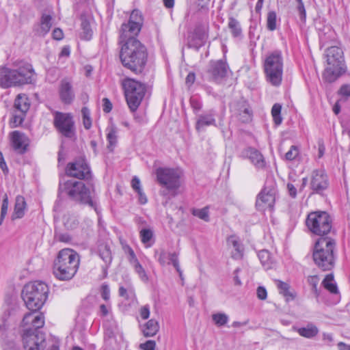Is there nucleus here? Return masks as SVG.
<instances>
[{"label":"nucleus","instance_id":"28","mask_svg":"<svg viewBox=\"0 0 350 350\" xmlns=\"http://www.w3.org/2000/svg\"><path fill=\"white\" fill-rule=\"evenodd\" d=\"M30 101L28 96L25 94L17 95L14 100V108L20 111L23 115H25L30 107Z\"/></svg>","mask_w":350,"mask_h":350},{"label":"nucleus","instance_id":"13","mask_svg":"<svg viewBox=\"0 0 350 350\" xmlns=\"http://www.w3.org/2000/svg\"><path fill=\"white\" fill-rule=\"evenodd\" d=\"M53 115V124L57 131L66 137H73L75 126L72 116L69 113L59 111H55Z\"/></svg>","mask_w":350,"mask_h":350},{"label":"nucleus","instance_id":"32","mask_svg":"<svg viewBox=\"0 0 350 350\" xmlns=\"http://www.w3.org/2000/svg\"><path fill=\"white\" fill-rule=\"evenodd\" d=\"M98 254L100 257L106 263V267L104 269L105 272L107 267L111 264L112 260L111 252L109 247L105 243H101L98 246Z\"/></svg>","mask_w":350,"mask_h":350},{"label":"nucleus","instance_id":"22","mask_svg":"<svg viewBox=\"0 0 350 350\" xmlns=\"http://www.w3.org/2000/svg\"><path fill=\"white\" fill-rule=\"evenodd\" d=\"M208 73L211 75L213 80H218L226 76L228 66L226 62L223 60H218L211 63Z\"/></svg>","mask_w":350,"mask_h":350},{"label":"nucleus","instance_id":"18","mask_svg":"<svg viewBox=\"0 0 350 350\" xmlns=\"http://www.w3.org/2000/svg\"><path fill=\"white\" fill-rule=\"evenodd\" d=\"M232 111L242 122L246 123L252 120V111L247 101L239 100L233 105Z\"/></svg>","mask_w":350,"mask_h":350},{"label":"nucleus","instance_id":"35","mask_svg":"<svg viewBox=\"0 0 350 350\" xmlns=\"http://www.w3.org/2000/svg\"><path fill=\"white\" fill-rule=\"evenodd\" d=\"M297 332L300 336L303 337L311 338L317 335L319 333V329L315 325L312 324H308L305 327L299 328L297 329Z\"/></svg>","mask_w":350,"mask_h":350},{"label":"nucleus","instance_id":"30","mask_svg":"<svg viewBox=\"0 0 350 350\" xmlns=\"http://www.w3.org/2000/svg\"><path fill=\"white\" fill-rule=\"evenodd\" d=\"M215 124V120L214 118V114L209 113L205 115H200L198 118L196 128L198 131H200L201 130H203L205 126Z\"/></svg>","mask_w":350,"mask_h":350},{"label":"nucleus","instance_id":"40","mask_svg":"<svg viewBox=\"0 0 350 350\" xmlns=\"http://www.w3.org/2000/svg\"><path fill=\"white\" fill-rule=\"evenodd\" d=\"M228 27L234 37H239L241 35V29L239 23L234 18H230Z\"/></svg>","mask_w":350,"mask_h":350},{"label":"nucleus","instance_id":"10","mask_svg":"<svg viewBox=\"0 0 350 350\" xmlns=\"http://www.w3.org/2000/svg\"><path fill=\"white\" fill-rule=\"evenodd\" d=\"M306 225L311 232L319 236H323L330 232L332 219L326 212H313L308 215Z\"/></svg>","mask_w":350,"mask_h":350},{"label":"nucleus","instance_id":"23","mask_svg":"<svg viewBox=\"0 0 350 350\" xmlns=\"http://www.w3.org/2000/svg\"><path fill=\"white\" fill-rule=\"evenodd\" d=\"M158 261L162 266L172 263L178 272L180 277H182L183 273L180 269L178 255L175 252L167 253L162 250L159 254Z\"/></svg>","mask_w":350,"mask_h":350},{"label":"nucleus","instance_id":"4","mask_svg":"<svg viewBox=\"0 0 350 350\" xmlns=\"http://www.w3.org/2000/svg\"><path fill=\"white\" fill-rule=\"evenodd\" d=\"M158 183L163 187L160 194L164 198L163 205L167 207L170 200L180 193L183 172L178 169L159 167L155 172Z\"/></svg>","mask_w":350,"mask_h":350},{"label":"nucleus","instance_id":"64","mask_svg":"<svg viewBox=\"0 0 350 350\" xmlns=\"http://www.w3.org/2000/svg\"><path fill=\"white\" fill-rule=\"evenodd\" d=\"M53 39L61 40L64 38V33L59 28H55L52 33Z\"/></svg>","mask_w":350,"mask_h":350},{"label":"nucleus","instance_id":"41","mask_svg":"<svg viewBox=\"0 0 350 350\" xmlns=\"http://www.w3.org/2000/svg\"><path fill=\"white\" fill-rule=\"evenodd\" d=\"M281 109L282 106L278 103L274 104L271 109V115L276 125L280 124L282 120V118L280 116Z\"/></svg>","mask_w":350,"mask_h":350},{"label":"nucleus","instance_id":"47","mask_svg":"<svg viewBox=\"0 0 350 350\" xmlns=\"http://www.w3.org/2000/svg\"><path fill=\"white\" fill-rule=\"evenodd\" d=\"M307 280L308 284L312 286L314 293L317 297H318L319 295V292L317 288L319 282V277L317 275H310Z\"/></svg>","mask_w":350,"mask_h":350},{"label":"nucleus","instance_id":"33","mask_svg":"<svg viewBox=\"0 0 350 350\" xmlns=\"http://www.w3.org/2000/svg\"><path fill=\"white\" fill-rule=\"evenodd\" d=\"M258 256L262 265L265 269L268 270L273 268L275 265V262L271 257V254L267 250L260 251Z\"/></svg>","mask_w":350,"mask_h":350},{"label":"nucleus","instance_id":"48","mask_svg":"<svg viewBox=\"0 0 350 350\" xmlns=\"http://www.w3.org/2000/svg\"><path fill=\"white\" fill-rule=\"evenodd\" d=\"M299 150L297 146H291L289 150L285 154V159L287 161H293L299 155Z\"/></svg>","mask_w":350,"mask_h":350},{"label":"nucleus","instance_id":"29","mask_svg":"<svg viewBox=\"0 0 350 350\" xmlns=\"http://www.w3.org/2000/svg\"><path fill=\"white\" fill-rule=\"evenodd\" d=\"M25 208L26 202L25 198L21 196H16L14 210L12 215V219L22 218L25 215Z\"/></svg>","mask_w":350,"mask_h":350},{"label":"nucleus","instance_id":"60","mask_svg":"<svg viewBox=\"0 0 350 350\" xmlns=\"http://www.w3.org/2000/svg\"><path fill=\"white\" fill-rule=\"evenodd\" d=\"M339 94L349 97L350 96V85H343L338 91Z\"/></svg>","mask_w":350,"mask_h":350},{"label":"nucleus","instance_id":"52","mask_svg":"<svg viewBox=\"0 0 350 350\" xmlns=\"http://www.w3.org/2000/svg\"><path fill=\"white\" fill-rule=\"evenodd\" d=\"M100 295L102 298L106 301H109L110 298V289L109 286L107 284H103L100 286Z\"/></svg>","mask_w":350,"mask_h":350},{"label":"nucleus","instance_id":"5","mask_svg":"<svg viewBox=\"0 0 350 350\" xmlns=\"http://www.w3.org/2000/svg\"><path fill=\"white\" fill-rule=\"evenodd\" d=\"M59 191L74 201L89 205L97 212V200L92 185L87 187L83 182L70 180L60 183Z\"/></svg>","mask_w":350,"mask_h":350},{"label":"nucleus","instance_id":"46","mask_svg":"<svg viewBox=\"0 0 350 350\" xmlns=\"http://www.w3.org/2000/svg\"><path fill=\"white\" fill-rule=\"evenodd\" d=\"M267 29L270 31H273L276 29V14L273 11L268 13L267 19Z\"/></svg>","mask_w":350,"mask_h":350},{"label":"nucleus","instance_id":"31","mask_svg":"<svg viewBox=\"0 0 350 350\" xmlns=\"http://www.w3.org/2000/svg\"><path fill=\"white\" fill-rule=\"evenodd\" d=\"M159 325L154 319L149 320L143 327L142 332L145 337H152L159 332Z\"/></svg>","mask_w":350,"mask_h":350},{"label":"nucleus","instance_id":"38","mask_svg":"<svg viewBox=\"0 0 350 350\" xmlns=\"http://www.w3.org/2000/svg\"><path fill=\"white\" fill-rule=\"evenodd\" d=\"M228 316L222 312L215 313L212 315V320L218 327H221L226 325L228 321Z\"/></svg>","mask_w":350,"mask_h":350},{"label":"nucleus","instance_id":"51","mask_svg":"<svg viewBox=\"0 0 350 350\" xmlns=\"http://www.w3.org/2000/svg\"><path fill=\"white\" fill-rule=\"evenodd\" d=\"M8 208V198L7 195L4 196V198L3 200L2 206H1V216H0V224H1L2 221H3Z\"/></svg>","mask_w":350,"mask_h":350},{"label":"nucleus","instance_id":"3","mask_svg":"<svg viewBox=\"0 0 350 350\" xmlns=\"http://www.w3.org/2000/svg\"><path fill=\"white\" fill-rule=\"evenodd\" d=\"M15 68H0V87L4 89L32 83L35 75L31 64L25 62H14Z\"/></svg>","mask_w":350,"mask_h":350},{"label":"nucleus","instance_id":"56","mask_svg":"<svg viewBox=\"0 0 350 350\" xmlns=\"http://www.w3.org/2000/svg\"><path fill=\"white\" fill-rule=\"evenodd\" d=\"M227 243L228 247L231 248H234V247H238L239 244H241V242L238 237L236 236H230L227 239Z\"/></svg>","mask_w":350,"mask_h":350},{"label":"nucleus","instance_id":"44","mask_svg":"<svg viewBox=\"0 0 350 350\" xmlns=\"http://www.w3.org/2000/svg\"><path fill=\"white\" fill-rule=\"evenodd\" d=\"M9 314L4 313L0 318V334L3 336L9 329L10 323L8 322Z\"/></svg>","mask_w":350,"mask_h":350},{"label":"nucleus","instance_id":"25","mask_svg":"<svg viewBox=\"0 0 350 350\" xmlns=\"http://www.w3.org/2000/svg\"><path fill=\"white\" fill-rule=\"evenodd\" d=\"M345 66L328 65L325 70L323 77L327 81L331 83L336 81L342 73L345 72Z\"/></svg>","mask_w":350,"mask_h":350},{"label":"nucleus","instance_id":"15","mask_svg":"<svg viewBox=\"0 0 350 350\" xmlns=\"http://www.w3.org/2000/svg\"><path fill=\"white\" fill-rule=\"evenodd\" d=\"M275 200L274 189L265 188L258 196L256 202V208L260 211L271 209L274 205Z\"/></svg>","mask_w":350,"mask_h":350},{"label":"nucleus","instance_id":"59","mask_svg":"<svg viewBox=\"0 0 350 350\" xmlns=\"http://www.w3.org/2000/svg\"><path fill=\"white\" fill-rule=\"evenodd\" d=\"M24 116H25V115H23L22 113H21V115H14V116L13 118V120L12 122V126L16 127L18 125H20L21 124H22V122L24 120Z\"/></svg>","mask_w":350,"mask_h":350},{"label":"nucleus","instance_id":"57","mask_svg":"<svg viewBox=\"0 0 350 350\" xmlns=\"http://www.w3.org/2000/svg\"><path fill=\"white\" fill-rule=\"evenodd\" d=\"M257 297L260 300H265L267 297V292L265 287L258 286L256 290Z\"/></svg>","mask_w":350,"mask_h":350},{"label":"nucleus","instance_id":"34","mask_svg":"<svg viewBox=\"0 0 350 350\" xmlns=\"http://www.w3.org/2000/svg\"><path fill=\"white\" fill-rule=\"evenodd\" d=\"M322 284L325 289L332 294H338V290L337 285L334 280L333 274H327L322 282Z\"/></svg>","mask_w":350,"mask_h":350},{"label":"nucleus","instance_id":"36","mask_svg":"<svg viewBox=\"0 0 350 350\" xmlns=\"http://www.w3.org/2000/svg\"><path fill=\"white\" fill-rule=\"evenodd\" d=\"M63 222L64 226L68 230H73L76 228L79 224L77 217L72 214H66L63 217Z\"/></svg>","mask_w":350,"mask_h":350},{"label":"nucleus","instance_id":"12","mask_svg":"<svg viewBox=\"0 0 350 350\" xmlns=\"http://www.w3.org/2000/svg\"><path fill=\"white\" fill-rule=\"evenodd\" d=\"M143 25V17L138 10H134L131 14L127 23H123L120 30V39L135 38L141 31Z\"/></svg>","mask_w":350,"mask_h":350},{"label":"nucleus","instance_id":"1","mask_svg":"<svg viewBox=\"0 0 350 350\" xmlns=\"http://www.w3.org/2000/svg\"><path fill=\"white\" fill-rule=\"evenodd\" d=\"M49 293L48 286L42 282L35 281L26 284L22 291V298L31 312L26 314L22 321L24 325H32L41 328L44 325L43 314L38 312L46 301Z\"/></svg>","mask_w":350,"mask_h":350},{"label":"nucleus","instance_id":"27","mask_svg":"<svg viewBox=\"0 0 350 350\" xmlns=\"http://www.w3.org/2000/svg\"><path fill=\"white\" fill-rule=\"evenodd\" d=\"M245 155L248 157L250 161L258 168H262L265 165L262 154L257 150L248 148L245 150Z\"/></svg>","mask_w":350,"mask_h":350},{"label":"nucleus","instance_id":"26","mask_svg":"<svg viewBox=\"0 0 350 350\" xmlns=\"http://www.w3.org/2000/svg\"><path fill=\"white\" fill-rule=\"evenodd\" d=\"M274 282L279 293L285 298L286 301H292L295 298L296 293L291 289V286L288 283L280 280H274Z\"/></svg>","mask_w":350,"mask_h":350},{"label":"nucleus","instance_id":"37","mask_svg":"<svg viewBox=\"0 0 350 350\" xmlns=\"http://www.w3.org/2000/svg\"><path fill=\"white\" fill-rule=\"evenodd\" d=\"M107 139L109 142L108 148H111V150H113V147L117 144L118 135H117V129L113 126H111L107 128Z\"/></svg>","mask_w":350,"mask_h":350},{"label":"nucleus","instance_id":"58","mask_svg":"<svg viewBox=\"0 0 350 350\" xmlns=\"http://www.w3.org/2000/svg\"><path fill=\"white\" fill-rule=\"evenodd\" d=\"M55 237L60 242L68 243L71 241V237L68 233H60L57 234Z\"/></svg>","mask_w":350,"mask_h":350},{"label":"nucleus","instance_id":"45","mask_svg":"<svg viewBox=\"0 0 350 350\" xmlns=\"http://www.w3.org/2000/svg\"><path fill=\"white\" fill-rule=\"evenodd\" d=\"M192 213L193 215L204 220V221H209V212L208 207H204L201 209H194Z\"/></svg>","mask_w":350,"mask_h":350},{"label":"nucleus","instance_id":"16","mask_svg":"<svg viewBox=\"0 0 350 350\" xmlns=\"http://www.w3.org/2000/svg\"><path fill=\"white\" fill-rule=\"evenodd\" d=\"M59 96L61 101L66 105L72 103L75 98L72 81L70 79L65 78L60 81L58 88Z\"/></svg>","mask_w":350,"mask_h":350},{"label":"nucleus","instance_id":"14","mask_svg":"<svg viewBox=\"0 0 350 350\" xmlns=\"http://www.w3.org/2000/svg\"><path fill=\"white\" fill-rule=\"evenodd\" d=\"M66 172L68 176L79 179H88L91 177L90 169L83 159L68 163Z\"/></svg>","mask_w":350,"mask_h":350},{"label":"nucleus","instance_id":"21","mask_svg":"<svg viewBox=\"0 0 350 350\" xmlns=\"http://www.w3.org/2000/svg\"><path fill=\"white\" fill-rule=\"evenodd\" d=\"M10 137L14 149L19 153L25 152L28 146V138L18 131L12 132Z\"/></svg>","mask_w":350,"mask_h":350},{"label":"nucleus","instance_id":"19","mask_svg":"<svg viewBox=\"0 0 350 350\" xmlns=\"http://www.w3.org/2000/svg\"><path fill=\"white\" fill-rule=\"evenodd\" d=\"M328 186L327 176L323 171L316 170L312 172L310 187L317 193L325 189Z\"/></svg>","mask_w":350,"mask_h":350},{"label":"nucleus","instance_id":"39","mask_svg":"<svg viewBox=\"0 0 350 350\" xmlns=\"http://www.w3.org/2000/svg\"><path fill=\"white\" fill-rule=\"evenodd\" d=\"M118 293L120 297H122L126 299H129L135 295L134 288L131 284H128L127 288L120 286Z\"/></svg>","mask_w":350,"mask_h":350},{"label":"nucleus","instance_id":"53","mask_svg":"<svg viewBox=\"0 0 350 350\" xmlns=\"http://www.w3.org/2000/svg\"><path fill=\"white\" fill-rule=\"evenodd\" d=\"M111 311L110 304H100L99 306L98 314L100 317H106L109 314Z\"/></svg>","mask_w":350,"mask_h":350},{"label":"nucleus","instance_id":"61","mask_svg":"<svg viewBox=\"0 0 350 350\" xmlns=\"http://www.w3.org/2000/svg\"><path fill=\"white\" fill-rule=\"evenodd\" d=\"M140 316L143 319H147L150 316V308L148 305L140 308Z\"/></svg>","mask_w":350,"mask_h":350},{"label":"nucleus","instance_id":"20","mask_svg":"<svg viewBox=\"0 0 350 350\" xmlns=\"http://www.w3.org/2000/svg\"><path fill=\"white\" fill-rule=\"evenodd\" d=\"M327 62L328 65L345 66L343 51L338 46H331L326 50Z\"/></svg>","mask_w":350,"mask_h":350},{"label":"nucleus","instance_id":"49","mask_svg":"<svg viewBox=\"0 0 350 350\" xmlns=\"http://www.w3.org/2000/svg\"><path fill=\"white\" fill-rule=\"evenodd\" d=\"M81 27L83 29V32L81 33V38L87 40H90L92 36V30L90 29V25L86 21H83L81 23Z\"/></svg>","mask_w":350,"mask_h":350},{"label":"nucleus","instance_id":"24","mask_svg":"<svg viewBox=\"0 0 350 350\" xmlns=\"http://www.w3.org/2000/svg\"><path fill=\"white\" fill-rule=\"evenodd\" d=\"M53 17L49 14H42L40 24L35 27L33 31L38 36H44L49 33L53 25Z\"/></svg>","mask_w":350,"mask_h":350},{"label":"nucleus","instance_id":"43","mask_svg":"<svg viewBox=\"0 0 350 350\" xmlns=\"http://www.w3.org/2000/svg\"><path fill=\"white\" fill-rule=\"evenodd\" d=\"M135 271L138 274L142 281L146 282L148 279L145 269L143 268L139 260L134 261V264L131 265Z\"/></svg>","mask_w":350,"mask_h":350},{"label":"nucleus","instance_id":"8","mask_svg":"<svg viewBox=\"0 0 350 350\" xmlns=\"http://www.w3.org/2000/svg\"><path fill=\"white\" fill-rule=\"evenodd\" d=\"M263 70L267 81L273 86H279L283 75L282 52L275 51L268 53L263 61Z\"/></svg>","mask_w":350,"mask_h":350},{"label":"nucleus","instance_id":"6","mask_svg":"<svg viewBox=\"0 0 350 350\" xmlns=\"http://www.w3.org/2000/svg\"><path fill=\"white\" fill-rule=\"evenodd\" d=\"M79 265L78 254L72 249H63L55 261L53 273L59 280H70L76 274Z\"/></svg>","mask_w":350,"mask_h":350},{"label":"nucleus","instance_id":"63","mask_svg":"<svg viewBox=\"0 0 350 350\" xmlns=\"http://www.w3.org/2000/svg\"><path fill=\"white\" fill-rule=\"evenodd\" d=\"M103 111L106 113H109L111 111L112 109V104L111 101L107 98H104L103 99Z\"/></svg>","mask_w":350,"mask_h":350},{"label":"nucleus","instance_id":"7","mask_svg":"<svg viewBox=\"0 0 350 350\" xmlns=\"http://www.w3.org/2000/svg\"><path fill=\"white\" fill-rule=\"evenodd\" d=\"M336 242L329 237H322L316 242L312 253L314 264L323 271L332 270L335 265Z\"/></svg>","mask_w":350,"mask_h":350},{"label":"nucleus","instance_id":"50","mask_svg":"<svg viewBox=\"0 0 350 350\" xmlns=\"http://www.w3.org/2000/svg\"><path fill=\"white\" fill-rule=\"evenodd\" d=\"M140 237L142 243H148L152 237V232L149 229H142L140 231Z\"/></svg>","mask_w":350,"mask_h":350},{"label":"nucleus","instance_id":"55","mask_svg":"<svg viewBox=\"0 0 350 350\" xmlns=\"http://www.w3.org/2000/svg\"><path fill=\"white\" fill-rule=\"evenodd\" d=\"M156 342L154 340H149L144 343L139 345V348L142 350H155Z\"/></svg>","mask_w":350,"mask_h":350},{"label":"nucleus","instance_id":"42","mask_svg":"<svg viewBox=\"0 0 350 350\" xmlns=\"http://www.w3.org/2000/svg\"><path fill=\"white\" fill-rule=\"evenodd\" d=\"M83 124L85 129H90L92 126V120L90 118V111L86 107L81 109Z\"/></svg>","mask_w":350,"mask_h":350},{"label":"nucleus","instance_id":"62","mask_svg":"<svg viewBox=\"0 0 350 350\" xmlns=\"http://www.w3.org/2000/svg\"><path fill=\"white\" fill-rule=\"evenodd\" d=\"M131 186H132V188L137 192L138 191H140L142 190V189L141 188V183H140V180L139 179L135 176L133 178L132 180H131Z\"/></svg>","mask_w":350,"mask_h":350},{"label":"nucleus","instance_id":"11","mask_svg":"<svg viewBox=\"0 0 350 350\" xmlns=\"http://www.w3.org/2000/svg\"><path fill=\"white\" fill-rule=\"evenodd\" d=\"M22 336L23 347L25 350H44L46 347L44 334L37 332L38 328H35L32 325H24Z\"/></svg>","mask_w":350,"mask_h":350},{"label":"nucleus","instance_id":"54","mask_svg":"<svg viewBox=\"0 0 350 350\" xmlns=\"http://www.w3.org/2000/svg\"><path fill=\"white\" fill-rule=\"evenodd\" d=\"M243 248L241 244L238 245V247H234L232 248V257L234 259H240L243 256Z\"/></svg>","mask_w":350,"mask_h":350},{"label":"nucleus","instance_id":"2","mask_svg":"<svg viewBox=\"0 0 350 350\" xmlns=\"http://www.w3.org/2000/svg\"><path fill=\"white\" fill-rule=\"evenodd\" d=\"M120 42L122 44L120 58L123 66L135 74L141 73L148 59L146 46L136 38L120 39Z\"/></svg>","mask_w":350,"mask_h":350},{"label":"nucleus","instance_id":"17","mask_svg":"<svg viewBox=\"0 0 350 350\" xmlns=\"http://www.w3.org/2000/svg\"><path fill=\"white\" fill-rule=\"evenodd\" d=\"M208 24L198 25L190 36V44L196 49L203 45L208 37Z\"/></svg>","mask_w":350,"mask_h":350},{"label":"nucleus","instance_id":"9","mask_svg":"<svg viewBox=\"0 0 350 350\" xmlns=\"http://www.w3.org/2000/svg\"><path fill=\"white\" fill-rule=\"evenodd\" d=\"M122 85L129 107L133 112L137 110L145 95L146 87L141 82L131 78L124 79Z\"/></svg>","mask_w":350,"mask_h":350}]
</instances>
